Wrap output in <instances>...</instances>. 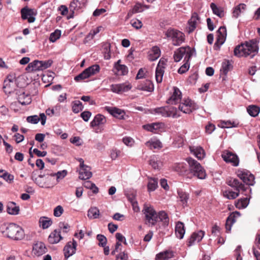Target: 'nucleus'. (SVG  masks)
Masks as SVG:
<instances>
[{
  "label": "nucleus",
  "instance_id": "obj_1",
  "mask_svg": "<svg viewBox=\"0 0 260 260\" xmlns=\"http://www.w3.org/2000/svg\"><path fill=\"white\" fill-rule=\"evenodd\" d=\"M258 42V41L256 39L245 41L235 48L234 50V55L239 57L250 56V58H252L258 53L259 50Z\"/></svg>",
  "mask_w": 260,
  "mask_h": 260
},
{
  "label": "nucleus",
  "instance_id": "obj_2",
  "mask_svg": "<svg viewBox=\"0 0 260 260\" xmlns=\"http://www.w3.org/2000/svg\"><path fill=\"white\" fill-rule=\"evenodd\" d=\"M228 185L235 188L236 191L232 190H226L223 192L225 197L230 200L236 199L239 196V194L243 193L249 189L248 186H246L242 184L237 179H231L226 182Z\"/></svg>",
  "mask_w": 260,
  "mask_h": 260
},
{
  "label": "nucleus",
  "instance_id": "obj_3",
  "mask_svg": "<svg viewBox=\"0 0 260 260\" xmlns=\"http://www.w3.org/2000/svg\"><path fill=\"white\" fill-rule=\"evenodd\" d=\"M3 233L7 237L15 241L21 240L25 237L23 229L14 223H9Z\"/></svg>",
  "mask_w": 260,
  "mask_h": 260
},
{
  "label": "nucleus",
  "instance_id": "obj_4",
  "mask_svg": "<svg viewBox=\"0 0 260 260\" xmlns=\"http://www.w3.org/2000/svg\"><path fill=\"white\" fill-rule=\"evenodd\" d=\"M186 160L189 165V171L191 174L201 179L205 178V170L199 162L191 157H188Z\"/></svg>",
  "mask_w": 260,
  "mask_h": 260
},
{
  "label": "nucleus",
  "instance_id": "obj_5",
  "mask_svg": "<svg viewBox=\"0 0 260 260\" xmlns=\"http://www.w3.org/2000/svg\"><path fill=\"white\" fill-rule=\"evenodd\" d=\"M142 212L145 215L146 224L149 226L152 227L158 222L157 213L151 206L145 204Z\"/></svg>",
  "mask_w": 260,
  "mask_h": 260
},
{
  "label": "nucleus",
  "instance_id": "obj_6",
  "mask_svg": "<svg viewBox=\"0 0 260 260\" xmlns=\"http://www.w3.org/2000/svg\"><path fill=\"white\" fill-rule=\"evenodd\" d=\"M52 63V60L50 59L41 61L35 60L31 62L28 63L25 68V71L28 73L43 71L51 67Z\"/></svg>",
  "mask_w": 260,
  "mask_h": 260
},
{
  "label": "nucleus",
  "instance_id": "obj_7",
  "mask_svg": "<svg viewBox=\"0 0 260 260\" xmlns=\"http://www.w3.org/2000/svg\"><path fill=\"white\" fill-rule=\"evenodd\" d=\"M152 111V113L161 115L165 117H172L173 118H177L180 116V115L177 114L178 111L177 108L171 106L158 107L153 109Z\"/></svg>",
  "mask_w": 260,
  "mask_h": 260
},
{
  "label": "nucleus",
  "instance_id": "obj_8",
  "mask_svg": "<svg viewBox=\"0 0 260 260\" xmlns=\"http://www.w3.org/2000/svg\"><path fill=\"white\" fill-rule=\"evenodd\" d=\"M165 35L167 38H171L172 44L174 46H179L185 41L184 34L177 29L170 28L166 32Z\"/></svg>",
  "mask_w": 260,
  "mask_h": 260
},
{
  "label": "nucleus",
  "instance_id": "obj_9",
  "mask_svg": "<svg viewBox=\"0 0 260 260\" xmlns=\"http://www.w3.org/2000/svg\"><path fill=\"white\" fill-rule=\"evenodd\" d=\"M194 52H195L194 49L189 46L180 47L174 52L173 56L174 61L176 62L179 61L184 56V60L189 61Z\"/></svg>",
  "mask_w": 260,
  "mask_h": 260
},
{
  "label": "nucleus",
  "instance_id": "obj_10",
  "mask_svg": "<svg viewBox=\"0 0 260 260\" xmlns=\"http://www.w3.org/2000/svg\"><path fill=\"white\" fill-rule=\"evenodd\" d=\"M100 67L99 65H92L86 69L82 73L76 76L74 79L77 82L80 81L96 74L100 72Z\"/></svg>",
  "mask_w": 260,
  "mask_h": 260
},
{
  "label": "nucleus",
  "instance_id": "obj_11",
  "mask_svg": "<svg viewBox=\"0 0 260 260\" xmlns=\"http://www.w3.org/2000/svg\"><path fill=\"white\" fill-rule=\"evenodd\" d=\"M238 177L240 178L244 183L247 185H253L254 181V176L250 172L247 170H238L237 172Z\"/></svg>",
  "mask_w": 260,
  "mask_h": 260
},
{
  "label": "nucleus",
  "instance_id": "obj_12",
  "mask_svg": "<svg viewBox=\"0 0 260 260\" xmlns=\"http://www.w3.org/2000/svg\"><path fill=\"white\" fill-rule=\"evenodd\" d=\"M180 111L186 114H189L196 109V104L190 99H187L182 100L178 107Z\"/></svg>",
  "mask_w": 260,
  "mask_h": 260
},
{
  "label": "nucleus",
  "instance_id": "obj_13",
  "mask_svg": "<svg viewBox=\"0 0 260 260\" xmlns=\"http://www.w3.org/2000/svg\"><path fill=\"white\" fill-rule=\"evenodd\" d=\"M21 14L22 19H27L29 23H32L35 21L36 18L34 16L36 15L37 12L34 9L25 7L21 10Z\"/></svg>",
  "mask_w": 260,
  "mask_h": 260
},
{
  "label": "nucleus",
  "instance_id": "obj_14",
  "mask_svg": "<svg viewBox=\"0 0 260 260\" xmlns=\"http://www.w3.org/2000/svg\"><path fill=\"white\" fill-rule=\"evenodd\" d=\"M217 37L214 45V49L218 50L220 46L222 45L226 36V29L225 26H220L217 31Z\"/></svg>",
  "mask_w": 260,
  "mask_h": 260
},
{
  "label": "nucleus",
  "instance_id": "obj_15",
  "mask_svg": "<svg viewBox=\"0 0 260 260\" xmlns=\"http://www.w3.org/2000/svg\"><path fill=\"white\" fill-rule=\"evenodd\" d=\"M221 156L225 162L231 163L234 166H238L239 165V159L236 154L227 151L223 152Z\"/></svg>",
  "mask_w": 260,
  "mask_h": 260
},
{
  "label": "nucleus",
  "instance_id": "obj_16",
  "mask_svg": "<svg viewBox=\"0 0 260 260\" xmlns=\"http://www.w3.org/2000/svg\"><path fill=\"white\" fill-rule=\"evenodd\" d=\"M164 127V124L161 122H154L143 125V128L144 129L154 134H157L159 132H161Z\"/></svg>",
  "mask_w": 260,
  "mask_h": 260
},
{
  "label": "nucleus",
  "instance_id": "obj_17",
  "mask_svg": "<svg viewBox=\"0 0 260 260\" xmlns=\"http://www.w3.org/2000/svg\"><path fill=\"white\" fill-rule=\"evenodd\" d=\"M87 2V0H72L69 6L70 11L72 13L70 17L72 18L73 17L75 11L78 10L85 7Z\"/></svg>",
  "mask_w": 260,
  "mask_h": 260
},
{
  "label": "nucleus",
  "instance_id": "obj_18",
  "mask_svg": "<svg viewBox=\"0 0 260 260\" xmlns=\"http://www.w3.org/2000/svg\"><path fill=\"white\" fill-rule=\"evenodd\" d=\"M111 90L113 92L120 93L126 92L132 88L131 84L125 82L121 84H112L110 86Z\"/></svg>",
  "mask_w": 260,
  "mask_h": 260
},
{
  "label": "nucleus",
  "instance_id": "obj_19",
  "mask_svg": "<svg viewBox=\"0 0 260 260\" xmlns=\"http://www.w3.org/2000/svg\"><path fill=\"white\" fill-rule=\"evenodd\" d=\"M77 242L74 240L72 242H69L63 248L64 255L66 259L73 255L76 251Z\"/></svg>",
  "mask_w": 260,
  "mask_h": 260
},
{
  "label": "nucleus",
  "instance_id": "obj_20",
  "mask_svg": "<svg viewBox=\"0 0 260 260\" xmlns=\"http://www.w3.org/2000/svg\"><path fill=\"white\" fill-rule=\"evenodd\" d=\"M251 192V189L249 187V189H247L246 191L244 192L243 194L246 196L245 198H241L239 199L235 203L236 207L239 209H242L245 208L249 203V193Z\"/></svg>",
  "mask_w": 260,
  "mask_h": 260
},
{
  "label": "nucleus",
  "instance_id": "obj_21",
  "mask_svg": "<svg viewBox=\"0 0 260 260\" xmlns=\"http://www.w3.org/2000/svg\"><path fill=\"white\" fill-rule=\"evenodd\" d=\"M181 92L176 87H174V92L172 95L167 101L168 104L176 105L181 101Z\"/></svg>",
  "mask_w": 260,
  "mask_h": 260
},
{
  "label": "nucleus",
  "instance_id": "obj_22",
  "mask_svg": "<svg viewBox=\"0 0 260 260\" xmlns=\"http://www.w3.org/2000/svg\"><path fill=\"white\" fill-rule=\"evenodd\" d=\"M205 235V232L202 230L198 232L193 233L190 237L188 239L187 245L190 246L193 245L196 241L199 242L202 240Z\"/></svg>",
  "mask_w": 260,
  "mask_h": 260
},
{
  "label": "nucleus",
  "instance_id": "obj_23",
  "mask_svg": "<svg viewBox=\"0 0 260 260\" xmlns=\"http://www.w3.org/2000/svg\"><path fill=\"white\" fill-rule=\"evenodd\" d=\"M238 212H233L228 217L226 220L225 229L227 233L230 232L233 224L236 222V218L240 216Z\"/></svg>",
  "mask_w": 260,
  "mask_h": 260
},
{
  "label": "nucleus",
  "instance_id": "obj_24",
  "mask_svg": "<svg viewBox=\"0 0 260 260\" xmlns=\"http://www.w3.org/2000/svg\"><path fill=\"white\" fill-rule=\"evenodd\" d=\"M62 237L60 235V231L54 230L48 237V240L49 243L53 244L58 243Z\"/></svg>",
  "mask_w": 260,
  "mask_h": 260
},
{
  "label": "nucleus",
  "instance_id": "obj_25",
  "mask_svg": "<svg viewBox=\"0 0 260 260\" xmlns=\"http://www.w3.org/2000/svg\"><path fill=\"white\" fill-rule=\"evenodd\" d=\"M47 249L45 244L41 242L36 243L33 246L32 251L37 256H40L46 252Z\"/></svg>",
  "mask_w": 260,
  "mask_h": 260
},
{
  "label": "nucleus",
  "instance_id": "obj_26",
  "mask_svg": "<svg viewBox=\"0 0 260 260\" xmlns=\"http://www.w3.org/2000/svg\"><path fill=\"white\" fill-rule=\"evenodd\" d=\"M90 170V168L87 165L84 166V167L80 168L79 178L82 180L89 179L92 176V173Z\"/></svg>",
  "mask_w": 260,
  "mask_h": 260
},
{
  "label": "nucleus",
  "instance_id": "obj_27",
  "mask_svg": "<svg viewBox=\"0 0 260 260\" xmlns=\"http://www.w3.org/2000/svg\"><path fill=\"white\" fill-rule=\"evenodd\" d=\"M15 89V83L10 79L5 80L4 82L3 90L6 94H10Z\"/></svg>",
  "mask_w": 260,
  "mask_h": 260
},
{
  "label": "nucleus",
  "instance_id": "obj_28",
  "mask_svg": "<svg viewBox=\"0 0 260 260\" xmlns=\"http://www.w3.org/2000/svg\"><path fill=\"white\" fill-rule=\"evenodd\" d=\"M107 110L114 117L119 119H124V115L125 114L124 111L117 108H110L107 107Z\"/></svg>",
  "mask_w": 260,
  "mask_h": 260
},
{
  "label": "nucleus",
  "instance_id": "obj_29",
  "mask_svg": "<svg viewBox=\"0 0 260 260\" xmlns=\"http://www.w3.org/2000/svg\"><path fill=\"white\" fill-rule=\"evenodd\" d=\"M138 89L140 90L152 92L154 89V86L150 80H146L138 85Z\"/></svg>",
  "mask_w": 260,
  "mask_h": 260
},
{
  "label": "nucleus",
  "instance_id": "obj_30",
  "mask_svg": "<svg viewBox=\"0 0 260 260\" xmlns=\"http://www.w3.org/2000/svg\"><path fill=\"white\" fill-rule=\"evenodd\" d=\"M185 232L184 224L181 221H178L175 226V233L176 237L182 239Z\"/></svg>",
  "mask_w": 260,
  "mask_h": 260
},
{
  "label": "nucleus",
  "instance_id": "obj_31",
  "mask_svg": "<svg viewBox=\"0 0 260 260\" xmlns=\"http://www.w3.org/2000/svg\"><path fill=\"white\" fill-rule=\"evenodd\" d=\"M190 152L199 159H203L205 156V152L201 147L191 146L189 147Z\"/></svg>",
  "mask_w": 260,
  "mask_h": 260
},
{
  "label": "nucleus",
  "instance_id": "obj_32",
  "mask_svg": "<svg viewBox=\"0 0 260 260\" xmlns=\"http://www.w3.org/2000/svg\"><path fill=\"white\" fill-rule=\"evenodd\" d=\"M6 210L8 213L11 215H17L20 211L19 207L17 206L16 203L13 202L8 203Z\"/></svg>",
  "mask_w": 260,
  "mask_h": 260
},
{
  "label": "nucleus",
  "instance_id": "obj_33",
  "mask_svg": "<svg viewBox=\"0 0 260 260\" xmlns=\"http://www.w3.org/2000/svg\"><path fill=\"white\" fill-rule=\"evenodd\" d=\"M198 21H199V17L197 13H194L188 22L189 32H192L196 29Z\"/></svg>",
  "mask_w": 260,
  "mask_h": 260
},
{
  "label": "nucleus",
  "instance_id": "obj_34",
  "mask_svg": "<svg viewBox=\"0 0 260 260\" xmlns=\"http://www.w3.org/2000/svg\"><path fill=\"white\" fill-rule=\"evenodd\" d=\"M120 60H118L115 64V69L116 70L115 74L118 76L125 75L128 72L127 68L125 65L120 64Z\"/></svg>",
  "mask_w": 260,
  "mask_h": 260
},
{
  "label": "nucleus",
  "instance_id": "obj_35",
  "mask_svg": "<svg viewBox=\"0 0 260 260\" xmlns=\"http://www.w3.org/2000/svg\"><path fill=\"white\" fill-rule=\"evenodd\" d=\"M160 55V50L157 46H154L149 52V59L154 61L157 59Z\"/></svg>",
  "mask_w": 260,
  "mask_h": 260
},
{
  "label": "nucleus",
  "instance_id": "obj_36",
  "mask_svg": "<svg viewBox=\"0 0 260 260\" xmlns=\"http://www.w3.org/2000/svg\"><path fill=\"white\" fill-rule=\"evenodd\" d=\"M246 8V5L245 4H240L239 5L236 6L233 11V17L237 18L240 15L243 13Z\"/></svg>",
  "mask_w": 260,
  "mask_h": 260
},
{
  "label": "nucleus",
  "instance_id": "obj_37",
  "mask_svg": "<svg viewBox=\"0 0 260 260\" xmlns=\"http://www.w3.org/2000/svg\"><path fill=\"white\" fill-rule=\"evenodd\" d=\"M106 122L105 117L101 114H98L95 117L94 119L90 122V125L93 127L100 124H104Z\"/></svg>",
  "mask_w": 260,
  "mask_h": 260
},
{
  "label": "nucleus",
  "instance_id": "obj_38",
  "mask_svg": "<svg viewBox=\"0 0 260 260\" xmlns=\"http://www.w3.org/2000/svg\"><path fill=\"white\" fill-rule=\"evenodd\" d=\"M39 224L43 229H46L52 224V221L48 217L43 216L39 219Z\"/></svg>",
  "mask_w": 260,
  "mask_h": 260
},
{
  "label": "nucleus",
  "instance_id": "obj_39",
  "mask_svg": "<svg viewBox=\"0 0 260 260\" xmlns=\"http://www.w3.org/2000/svg\"><path fill=\"white\" fill-rule=\"evenodd\" d=\"M210 8L215 15H216L220 18H222L224 16V11L222 8L218 7L216 5L213 3H211Z\"/></svg>",
  "mask_w": 260,
  "mask_h": 260
},
{
  "label": "nucleus",
  "instance_id": "obj_40",
  "mask_svg": "<svg viewBox=\"0 0 260 260\" xmlns=\"http://www.w3.org/2000/svg\"><path fill=\"white\" fill-rule=\"evenodd\" d=\"M158 221H160L163 223L164 226H167L169 224V218L168 214L164 211H161L157 213Z\"/></svg>",
  "mask_w": 260,
  "mask_h": 260
},
{
  "label": "nucleus",
  "instance_id": "obj_41",
  "mask_svg": "<svg viewBox=\"0 0 260 260\" xmlns=\"http://www.w3.org/2000/svg\"><path fill=\"white\" fill-rule=\"evenodd\" d=\"M149 165L154 169H159L161 162L157 156L153 155L149 160Z\"/></svg>",
  "mask_w": 260,
  "mask_h": 260
},
{
  "label": "nucleus",
  "instance_id": "obj_42",
  "mask_svg": "<svg viewBox=\"0 0 260 260\" xmlns=\"http://www.w3.org/2000/svg\"><path fill=\"white\" fill-rule=\"evenodd\" d=\"M100 211L96 207H91L88 211L87 216L90 219H96L99 217Z\"/></svg>",
  "mask_w": 260,
  "mask_h": 260
},
{
  "label": "nucleus",
  "instance_id": "obj_43",
  "mask_svg": "<svg viewBox=\"0 0 260 260\" xmlns=\"http://www.w3.org/2000/svg\"><path fill=\"white\" fill-rule=\"evenodd\" d=\"M233 66L229 60H225L222 63V67L220 69V72L224 75H226L228 72L232 69Z\"/></svg>",
  "mask_w": 260,
  "mask_h": 260
},
{
  "label": "nucleus",
  "instance_id": "obj_44",
  "mask_svg": "<svg viewBox=\"0 0 260 260\" xmlns=\"http://www.w3.org/2000/svg\"><path fill=\"white\" fill-rule=\"evenodd\" d=\"M18 102L22 105H26L30 103L31 100L27 94L23 92L18 95Z\"/></svg>",
  "mask_w": 260,
  "mask_h": 260
},
{
  "label": "nucleus",
  "instance_id": "obj_45",
  "mask_svg": "<svg viewBox=\"0 0 260 260\" xmlns=\"http://www.w3.org/2000/svg\"><path fill=\"white\" fill-rule=\"evenodd\" d=\"M174 170L180 175H184L187 172V167L183 163H179L175 165Z\"/></svg>",
  "mask_w": 260,
  "mask_h": 260
},
{
  "label": "nucleus",
  "instance_id": "obj_46",
  "mask_svg": "<svg viewBox=\"0 0 260 260\" xmlns=\"http://www.w3.org/2000/svg\"><path fill=\"white\" fill-rule=\"evenodd\" d=\"M247 110L250 116L256 117L259 113L260 108L259 107L255 105H250L247 107Z\"/></svg>",
  "mask_w": 260,
  "mask_h": 260
},
{
  "label": "nucleus",
  "instance_id": "obj_47",
  "mask_svg": "<svg viewBox=\"0 0 260 260\" xmlns=\"http://www.w3.org/2000/svg\"><path fill=\"white\" fill-rule=\"evenodd\" d=\"M145 145L151 150L153 149H160L162 147L161 143L159 140L155 141H149L145 143Z\"/></svg>",
  "mask_w": 260,
  "mask_h": 260
},
{
  "label": "nucleus",
  "instance_id": "obj_48",
  "mask_svg": "<svg viewBox=\"0 0 260 260\" xmlns=\"http://www.w3.org/2000/svg\"><path fill=\"white\" fill-rule=\"evenodd\" d=\"M173 255L174 253L172 251H165L157 254L156 256V260H165L171 258Z\"/></svg>",
  "mask_w": 260,
  "mask_h": 260
},
{
  "label": "nucleus",
  "instance_id": "obj_49",
  "mask_svg": "<svg viewBox=\"0 0 260 260\" xmlns=\"http://www.w3.org/2000/svg\"><path fill=\"white\" fill-rule=\"evenodd\" d=\"M178 198L183 205L186 206L189 199V195L182 190H178Z\"/></svg>",
  "mask_w": 260,
  "mask_h": 260
},
{
  "label": "nucleus",
  "instance_id": "obj_50",
  "mask_svg": "<svg viewBox=\"0 0 260 260\" xmlns=\"http://www.w3.org/2000/svg\"><path fill=\"white\" fill-rule=\"evenodd\" d=\"M72 111L75 113H78L83 109L82 103L80 101H75L72 102Z\"/></svg>",
  "mask_w": 260,
  "mask_h": 260
},
{
  "label": "nucleus",
  "instance_id": "obj_51",
  "mask_svg": "<svg viewBox=\"0 0 260 260\" xmlns=\"http://www.w3.org/2000/svg\"><path fill=\"white\" fill-rule=\"evenodd\" d=\"M157 184V179L152 178L149 179L147 184L148 191H153L155 190L158 186Z\"/></svg>",
  "mask_w": 260,
  "mask_h": 260
},
{
  "label": "nucleus",
  "instance_id": "obj_52",
  "mask_svg": "<svg viewBox=\"0 0 260 260\" xmlns=\"http://www.w3.org/2000/svg\"><path fill=\"white\" fill-rule=\"evenodd\" d=\"M0 177L5 179L6 181L11 182L13 181L14 177L13 175L8 173L7 172H4V170H0Z\"/></svg>",
  "mask_w": 260,
  "mask_h": 260
},
{
  "label": "nucleus",
  "instance_id": "obj_53",
  "mask_svg": "<svg viewBox=\"0 0 260 260\" xmlns=\"http://www.w3.org/2000/svg\"><path fill=\"white\" fill-rule=\"evenodd\" d=\"M83 185L85 188L92 189V192L94 193H96L99 191V188L96 186L95 184L90 181H85Z\"/></svg>",
  "mask_w": 260,
  "mask_h": 260
},
{
  "label": "nucleus",
  "instance_id": "obj_54",
  "mask_svg": "<svg viewBox=\"0 0 260 260\" xmlns=\"http://www.w3.org/2000/svg\"><path fill=\"white\" fill-rule=\"evenodd\" d=\"M165 70L156 68L155 70V79L158 83H160L162 81V78L164 74Z\"/></svg>",
  "mask_w": 260,
  "mask_h": 260
},
{
  "label": "nucleus",
  "instance_id": "obj_55",
  "mask_svg": "<svg viewBox=\"0 0 260 260\" xmlns=\"http://www.w3.org/2000/svg\"><path fill=\"white\" fill-rule=\"evenodd\" d=\"M61 35V31L58 29L55 30L53 32L50 34L49 40L51 42H55L58 39Z\"/></svg>",
  "mask_w": 260,
  "mask_h": 260
},
{
  "label": "nucleus",
  "instance_id": "obj_56",
  "mask_svg": "<svg viewBox=\"0 0 260 260\" xmlns=\"http://www.w3.org/2000/svg\"><path fill=\"white\" fill-rule=\"evenodd\" d=\"M96 239L99 241V245L101 247H105L107 244V240L106 237L101 234H98Z\"/></svg>",
  "mask_w": 260,
  "mask_h": 260
},
{
  "label": "nucleus",
  "instance_id": "obj_57",
  "mask_svg": "<svg viewBox=\"0 0 260 260\" xmlns=\"http://www.w3.org/2000/svg\"><path fill=\"white\" fill-rule=\"evenodd\" d=\"M238 123H236L235 122H232L229 121H223L221 122V126L223 128H230L233 127H237Z\"/></svg>",
  "mask_w": 260,
  "mask_h": 260
},
{
  "label": "nucleus",
  "instance_id": "obj_58",
  "mask_svg": "<svg viewBox=\"0 0 260 260\" xmlns=\"http://www.w3.org/2000/svg\"><path fill=\"white\" fill-rule=\"evenodd\" d=\"M185 62L178 69V73L182 74L187 72L189 68V61L185 60Z\"/></svg>",
  "mask_w": 260,
  "mask_h": 260
},
{
  "label": "nucleus",
  "instance_id": "obj_59",
  "mask_svg": "<svg viewBox=\"0 0 260 260\" xmlns=\"http://www.w3.org/2000/svg\"><path fill=\"white\" fill-rule=\"evenodd\" d=\"M26 121L32 124H37L40 121V118L38 115H35L28 116L26 118Z\"/></svg>",
  "mask_w": 260,
  "mask_h": 260
},
{
  "label": "nucleus",
  "instance_id": "obj_60",
  "mask_svg": "<svg viewBox=\"0 0 260 260\" xmlns=\"http://www.w3.org/2000/svg\"><path fill=\"white\" fill-rule=\"evenodd\" d=\"M167 60L166 59L161 58L156 68L158 69H162V70H164L167 66Z\"/></svg>",
  "mask_w": 260,
  "mask_h": 260
},
{
  "label": "nucleus",
  "instance_id": "obj_61",
  "mask_svg": "<svg viewBox=\"0 0 260 260\" xmlns=\"http://www.w3.org/2000/svg\"><path fill=\"white\" fill-rule=\"evenodd\" d=\"M63 209L62 206L58 205L54 209L53 214L56 217H59L63 213Z\"/></svg>",
  "mask_w": 260,
  "mask_h": 260
},
{
  "label": "nucleus",
  "instance_id": "obj_62",
  "mask_svg": "<svg viewBox=\"0 0 260 260\" xmlns=\"http://www.w3.org/2000/svg\"><path fill=\"white\" fill-rule=\"evenodd\" d=\"M131 23L134 27L137 29L141 28L143 25L142 22L138 19L132 20Z\"/></svg>",
  "mask_w": 260,
  "mask_h": 260
},
{
  "label": "nucleus",
  "instance_id": "obj_63",
  "mask_svg": "<svg viewBox=\"0 0 260 260\" xmlns=\"http://www.w3.org/2000/svg\"><path fill=\"white\" fill-rule=\"evenodd\" d=\"M59 228L60 230H63V233H68L70 228L69 225L64 222H60L59 223Z\"/></svg>",
  "mask_w": 260,
  "mask_h": 260
},
{
  "label": "nucleus",
  "instance_id": "obj_64",
  "mask_svg": "<svg viewBox=\"0 0 260 260\" xmlns=\"http://www.w3.org/2000/svg\"><path fill=\"white\" fill-rule=\"evenodd\" d=\"M143 10L142 5L140 3H137L133 7L132 10L133 13L141 12Z\"/></svg>",
  "mask_w": 260,
  "mask_h": 260
}]
</instances>
